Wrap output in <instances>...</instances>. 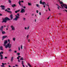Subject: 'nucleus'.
Returning <instances> with one entry per match:
<instances>
[{
    "instance_id": "393cba45",
    "label": "nucleus",
    "mask_w": 67,
    "mask_h": 67,
    "mask_svg": "<svg viewBox=\"0 0 67 67\" xmlns=\"http://www.w3.org/2000/svg\"><path fill=\"white\" fill-rule=\"evenodd\" d=\"M28 4L29 5H31V3H29V2H28Z\"/></svg>"
},
{
    "instance_id": "680f3d73",
    "label": "nucleus",
    "mask_w": 67,
    "mask_h": 67,
    "mask_svg": "<svg viewBox=\"0 0 67 67\" xmlns=\"http://www.w3.org/2000/svg\"><path fill=\"white\" fill-rule=\"evenodd\" d=\"M36 19H35V22H36Z\"/></svg>"
},
{
    "instance_id": "dca6fc26",
    "label": "nucleus",
    "mask_w": 67,
    "mask_h": 67,
    "mask_svg": "<svg viewBox=\"0 0 67 67\" xmlns=\"http://www.w3.org/2000/svg\"><path fill=\"white\" fill-rule=\"evenodd\" d=\"M3 51H1V52H0V55L2 54H3Z\"/></svg>"
},
{
    "instance_id": "c9c22d12",
    "label": "nucleus",
    "mask_w": 67,
    "mask_h": 67,
    "mask_svg": "<svg viewBox=\"0 0 67 67\" xmlns=\"http://www.w3.org/2000/svg\"><path fill=\"white\" fill-rule=\"evenodd\" d=\"M17 58L18 59H19V56H18V57H17Z\"/></svg>"
},
{
    "instance_id": "2f4dec72",
    "label": "nucleus",
    "mask_w": 67,
    "mask_h": 67,
    "mask_svg": "<svg viewBox=\"0 0 67 67\" xmlns=\"http://www.w3.org/2000/svg\"><path fill=\"white\" fill-rule=\"evenodd\" d=\"M26 18H23V19L24 20V21H25V20H26Z\"/></svg>"
},
{
    "instance_id": "603ef678",
    "label": "nucleus",
    "mask_w": 67,
    "mask_h": 67,
    "mask_svg": "<svg viewBox=\"0 0 67 67\" xmlns=\"http://www.w3.org/2000/svg\"><path fill=\"white\" fill-rule=\"evenodd\" d=\"M18 57H19H19H21V56H18Z\"/></svg>"
},
{
    "instance_id": "774afa93",
    "label": "nucleus",
    "mask_w": 67,
    "mask_h": 67,
    "mask_svg": "<svg viewBox=\"0 0 67 67\" xmlns=\"http://www.w3.org/2000/svg\"><path fill=\"white\" fill-rule=\"evenodd\" d=\"M32 15H34V14H32Z\"/></svg>"
},
{
    "instance_id": "ea45409f",
    "label": "nucleus",
    "mask_w": 67,
    "mask_h": 67,
    "mask_svg": "<svg viewBox=\"0 0 67 67\" xmlns=\"http://www.w3.org/2000/svg\"><path fill=\"white\" fill-rule=\"evenodd\" d=\"M50 16H49V17H48V18L47 19H49V18H50Z\"/></svg>"
},
{
    "instance_id": "a878e982",
    "label": "nucleus",
    "mask_w": 67,
    "mask_h": 67,
    "mask_svg": "<svg viewBox=\"0 0 67 67\" xmlns=\"http://www.w3.org/2000/svg\"><path fill=\"white\" fill-rule=\"evenodd\" d=\"M40 3L41 4L42 3V2L41 1V0L40 1Z\"/></svg>"
},
{
    "instance_id": "e2e57ef3",
    "label": "nucleus",
    "mask_w": 67,
    "mask_h": 67,
    "mask_svg": "<svg viewBox=\"0 0 67 67\" xmlns=\"http://www.w3.org/2000/svg\"><path fill=\"white\" fill-rule=\"evenodd\" d=\"M13 67H15V66H13Z\"/></svg>"
},
{
    "instance_id": "f257e3e1",
    "label": "nucleus",
    "mask_w": 67,
    "mask_h": 67,
    "mask_svg": "<svg viewBox=\"0 0 67 67\" xmlns=\"http://www.w3.org/2000/svg\"><path fill=\"white\" fill-rule=\"evenodd\" d=\"M10 19L8 18V17H5L4 19H3V21L2 22V23L3 22H5V23H6L7 21H8V20H13V15H10Z\"/></svg>"
},
{
    "instance_id": "6ab92c4d",
    "label": "nucleus",
    "mask_w": 67,
    "mask_h": 67,
    "mask_svg": "<svg viewBox=\"0 0 67 67\" xmlns=\"http://www.w3.org/2000/svg\"><path fill=\"white\" fill-rule=\"evenodd\" d=\"M47 5L48 6V7H49L48 8V9H49V11H51V9H50L49 7V5H48V3H47Z\"/></svg>"
},
{
    "instance_id": "f704fd0d",
    "label": "nucleus",
    "mask_w": 67,
    "mask_h": 67,
    "mask_svg": "<svg viewBox=\"0 0 67 67\" xmlns=\"http://www.w3.org/2000/svg\"><path fill=\"white\" fill-rule=\"evenodd\" d=\"M24 64H23V67H25V65H24Z\"/></svg>"
},
{
    "instance_id": "473e14b6",
    "label": "nucleus",
    "mask_w": 67,
    "mask_h": 67,
    "mask_svg": "<svg viewBox=\"0 0 67 67\" xmlns=\"http://www.w3.org/2000/svg\"><path fill=\"white\" fill-rule=\"evenodd\" d=\"M7 9H8V10H10V8H8Z\"/></svg>"
},
{
    "instance_id": "338daca9",
    "label": "nucleus",
    "mask_w": 67,
    "mask_h": 67,
    "mask_svg": "<svg viewBox=\"0 0 67 67\" xmlns=\"http://www.w3.org/2000/svg\"><path fill=\"white\" fill-rule=\"evenodd\" d=\"M8 30V28H7V30Z\"/></svg>"
},
{
    "instance_id": "13d9d810",
    "label": "nucleus",
    "mask_w": 67,
    "mask_h": 67,
    "mask_svg": "<svg viewBox=\"0 0 67 67\" xmlns=\"http://www.w3.org/2000/svg\"><path fill=\"white\" fill-rule=\"evenodd\" d=\"M37 13H38V10H37Z\"/></svg>"
},
{
    "instance_id": "4468645a",
    "label": "nucleus",
    "mask_w": 67,
    "mask_h": 67,
    "mask_svg": "<svg viewBox=\"0 0 67 67\" xmlns=\"http://www.w3.org/2000/svg\"><path fill=\"white\" fill-rule=\"evenodd\" d=\"M7 36H3V39H4V38H6L7 37Z\"/></svg>"
},
{
    "instance_id": "423d86ee",
    "label": "nucleus",
    "mask_w": 67,
    "mask_h": 67,
    "mask_svg": "<svg viewBox=\"0 0 67 67\" xmlns=\"http://www.w3.org/2000/svg\"><path fill=\"white\" fill-rule=\"evenodd\" d=\"M0 7H1V8H1V9L2 10H4V9H5V7L4 6H3V5H1L0 6Z\"/></svg>"
},
{
    "instance_id": "72a5a7b5",
    "label": "nucleus",
    "mask_w": 67,
    "mask_h": 67,
    "mask_svg": "<svg viewBox=\"0 0 67 67\" xmlns=\"http://www.w3.org/2000/svg\"><path fill=\"white\" fill-rule=\"evenodd\" d=\"M9 51H10V52L11 51H12V50L11 49H10L9 50Z\"/></svg>"
},
{
    "instance_id": "0eeeda50",
    "label": "nucleus",
    "mask_w": 67,
    "mask_h": 67,
    "mask_svg": "<svg viewBox=\"0 0 67 67\" xmlns=\"http://www.w3.org/2000/svg\"><path fill=\"white\" fill-rule=\"evenodd\" d=\"M25 12V11L24 9H23V8H22L20 12H21V13H23V12Z\"/></svg>"
},
{
    "instance_id": "f8f14e48",
    "label": "nucleus",
    "mask_w": 67,
    "mask_h": 67,
    "mask_svg": "<svg viewBox=\"0 0 67 67\" xmlns=\"http://www.w3.org/2000/svg\"><path fill=\"white\" fill-rule=\"evenodd\" d=\"M0 49L2 50V51H3V48L2 46H1L0 47Z\"/></svg>"
},
{
    "instance_id": "3c124183",
    "label": "nucleus",
    "mask_w": 67,
    "mask_h": 67,
    "mask_svg": "<svg viewBox=\"0 0 67 67\" xmlns=\"http://www.w3.org/2000/svg\"><path fill=\"white\" fill-rule=\"evenodd\" d=\"M30 40H28V41L29 42H30Z\"/></svg>"
},
{
    "instance_id": "4be33fe9",
    "label": "nucleus",
    "mask_w": 67,
    "mask_h": 67,
    "mask_svg": "<svg viewBox=\"0 0 67 67\" xmlns=\"http://www.w3.org/2000/svg\"><path fill=\"white\" fill-rule=\"evenodd\" d=\"M8 2H9V3H11V2H11V0H8Z\"/></svg>"
},
{
    "instance_id": "6e6d98bb",
    "label": "nucleus",
    "mask_w": 67,
    "mask_h": 67,
    "mask_svg": "<svg viewBox=\"0 0 67 67\" xmlns=\"http://www.w3.org/2000/svg\"><path fill=\"white\" fill-rule=\"evenodd\" d=\"M9 67H11V66H10V65H9Z\"/></svg>"
},
{
    "instance_id": "0e129e2a",
    "label": "nucleus",
    "mask_w": 67,
    "mask_h": 67,
    "mask_svg": "<svg viewBox=\"0 0 67 67\" xmlns=\"http://www.w3.org/2000/svg\"><path fill=\"white\" fill-rule=\"evenodd\" d=\"M45 4H46V5H47V4H46V3H45Z\"/></svg>"
},
{
    "instance_id": "c756f323",
    "label": "nucleus",
    "mask_w": 67,
    "mask_h": 67,
    "mask_svg": "<svg viewBox=\"0 0 67 67\" xmlns=\"http://www.w3.org/2000/svg\"><path fill=\"white\" fill-rule=\"evenodd\" d=\"M17 54L18 55H19L20 54V53H17Z\"/></svg>"
},
{
    "instance_id": "49530a36",
    "label": "nucleus",
    "mask_w": 67,
    "mask_h": 67,
    "mask_svg": "<svg viewBox=\"0 0 67 67\" xmlns=\"http://www.w3.org/2000/svg\"><path fill=\"white\" fill-rule=\"evenodd\" d=\"M18 62H20V60H19V59L18 60Z\"/></svg>"
},
{
    "instance_id": "864d4df0",
    "label": "nucleus",
    "mask_w": 67,
    "mask_h": 67,
    "mask_svg": "<svg viewBox=\"0 0 67 67\" xmlns=\"http://www.w3.org/2000/svg\"><path fill=\"white\" fill-rule=\"evenodd\" d=\"M58 9H59V7H58Z\"/></svg>"
},
{
    "instance_id": "bf43d9fd",
    "label": "nucleus",
    "mask_w": 67,
    "mask_h": 67,
    "mask_svg": "<svg viewBox=\"0 0 67 67\" xmlns=\"http://www.w3.org/2000/svg\"><path fill=\"white\" fill-rule=\"evenodd\" d=\"M44 8H45V5H44Z\"/></svg>"
},
{
    "instance_id": "9d476101",
    "label": "nucleus",
    "mask_w": 67,
    "mask_h": 67,
    "mask_svg": "<svg viewBox=\"0 0 67 67\" xmlns=\"http://www.w3.org/2000/svg\"><path fill=\"white\" fill-rule=\"evenodd\" d=\"M5 11H7L8 12H9V13H12V12H11V11H9V10H8L7 9H5Z\"/></svg>"
},
{
    "instance_id": "5701e85b",
    "label": "nucleus",
    "mask_w": 67,
    "mask_h": 67,
    "mask_svg": "<svg viewBox=\"0 0 67 67\" xmlns=\"http://www.w3.org/2000/svg\"><path fill=\"white\" fill-rule=\"evenodd\" d=\"M5 64L6 65V63H2V64L3 65H5Z\"/></svg>"
},
{
    "instance_id": "4d7b16f0",
    "label": "nucleus",
    "mask_w": 67,
    "mask_h": 67,
    "mask_svg": "<svg viewBox=\"0 0 67 67\" xmlns=\"http://www.w3.org/2000/svg\"><path fill=\"white\" fill-rule=\"evenodd\" d=\"M15 66H18V65H15Z\"/></svg>"
},
{
    "instance_id": "7ed1b4c3",
    "label": "nucleus",
    "mask_w": 67,
    "mask_h": 67,
    "mask_svg": "<svg viewBox=\"0 0 67 67\" xmlns=\"http://www.w3.org/2000/svg\"><path fill=\"white\" fill-rule=\"evenodd\" d=\"M12 46V44H10V41H9V42L7 44V46H6L5 48H7L8 47L9 48H10Z\"/></svg>"
},
{
    "instance_id": "f3484780",
    "label": "nucleus",
    "mask_w": 67,
    "mask_h": 67,
    "mask_svg": "<svg viewBox=\"0 0 67 67\" xmlns=\"http://www.w3.org/2000/svg\"><path fill=\"white\" fill-rule=\"evenodd\" d=\"M24 61L23 60L22 61H21V64H22L23 66V64H24Z\"/></svg>"
},
{
    "instance_id": "bb28decb",
    "label": "nucleus",
    "mask_w": 67,
    "mask_h": 67,
    "mask_svg": "<svg viewBox=\"0 0 67 67\" xmlns=\"http://www.w3.org/2000/svg\"><path fill=\"white\" fill-rule=\"evenodd\" d=\"M21 49H23V46H22V45H21Z\"/></svg>"
},
{
    "instance_id": "aec40b11",
    "label": "nucleus",
    "mask_w": 67,
    "mask_h": 67,
    "mask_svg": "<svg viewBox=\"0 0 67 67\" xmlns=\"http://www.w3.org/2000/svg\"><path fill=\"white\" fill-rule=\"evenodd\" d=\"M45 3L44 2H43L42 3V4H43V5H45Z\"/></svg>"
},
{
    "instance_id": "20e7f679",
    "label": "nucleus",
    "mask_w": 67,
    "mask_h": 67,
    "mask_svg": "<svg viewBox=\"0 0 67 67\" xmlns=\"http://www.w3.org/2000/svg\"><path fill=\"white\" fill-rule=\"evenodd\" d=\"M17 15L18 16H17V15H15V16L16 17L13 20H15L16 21H17V20H18V19H19V16H20L19 14H17Z\"/></svg>"
},
{
    "instance_id": "7c9ffc66",
    "label": "nucleus",
    "mask_w": 67,
    "mask_h": 67,
    "mask_svg": "<svg viewBox=\"0 0 67 67\" xmlns=\"http://www.w3.org/2000/svg\"><path fill=\"white\" fill-rule=\"evenodd\" d=\"M1 66H2V67H5V66L3 65H1Z\"/></svg>"
},
{
    "instance_id": "a18cd8bd",
    "label": "nucleus",
    "mask_w": 67,
    "mask_h": 67,
    "mask_svg": "<svg viewBox=\"0 0 67 67\" xmlns=\"http://www.w3.org/2000/svg\"><path fill=\"white\" fill-rule=\"evenodd\" d=\"M29 27H27V29L28 30L29 29Z\"/></svg>"
},
{
    "instance_id": "a211bd4d",
    "label": "nucleus",
    "mask_w": 67,
    "mask_h": 67,
    "mask_svg": "<svg viewBox=\"0 0 67 67\" xmlns=\"http://www.w3.org/2000/svg\"><path fill=\"white\" fill-rule=\"evenodd\" d=\"M24 60V59L23 58V57H21V58L20 59V60Z\"/></svg>"
},
{
    "instance_id": "052dcab7",
    "label": "nucleus",
    "mask_w": 67,
    "mask_h": 67,
    "mask_svg": "<svg viewBox=\"0 0 67 67\" xmlns=\"http://www.w3.org/2000/svg\"><path fill=\"white\" fill-rule=\"evenodd\" d=\"M4 27H6V26H4Z\"/></svg>"
},
{
    "instance_id": "09e8293b",
    "label": "nucleus",
    "mask_w": 67,
    "mask_h": 67,
    "mask_svg": "<svg viewBox=\"0 0 67 67\" xmlns=\"http://www.w3.org/2000/svg\"><path fill=\"white\" fill-rule=\"evenodd\" d=\"M8 42H10V40H9V39H8Z\"/></svg>"
},
{
    "instance_id": "a19ab883",
    "label": "nucleus",
    "mask_w": 67,
    "mask_h": 67,
    "mask_svg": "<svg viewBox=\"0 0 67 67\" xmlns=\"http://www.w3.org/2000/svg\"><path fill=\"white\" fill-rule=\"evenodd\" d=\"M19 51H20V47H19Z\"/></svg>"
},
{
    "instance_id": "6e6552de",
    "label": "nucleus",
    "mask_w": 67,
    "mask_h": 67,
    "mask_svg": "<svg viewBox=\"0 0 67 67\" xmlns=\"http://www.w3.org/2000/svg\"><path fill=\"white\" fill-rule=\"evenodd\" d=\"M0 56L1 57L0 59H3L4 58V57H3V56L2 55V54H1L0 55Z\"/></svg>"
},
{
    "instance_id": "39448f33",
    "label": "nucleus",
    "mask_w": 67,
    "mask_h": 67,
    "mask_svg": "<svg viewBox=\"0 0 67 67\" xmlns=\"http://www.w3.org/2000/svg\"><path fill=\"white\" fill-rule=\"evenodd\" d=\"M3 26H1V28H0V30L1 31H2V34H5V31H3Z\"/></svg>"
},
{
    "instance_id": "8fccbe9b",
    "label": "nucleus",
    "mask_w": 67,
    "mask_h": 67,
    "mask_svg": "<svg viewBox=\"0 0 67 67\" xmlns=\"http://www.w3.org/2000/svg\"><path fill=\"white\" fill-rule=\"evenodd\" d=\"M25 30H26V29H27V28H26V27H25Z\"/></svg>"
},
{
    "instance_id": "2eb2a0df",
    "label": "nucleus",
    "mask_w": 67,
    "mask_h": 67,
    "mask_svg": "<svg viewBox=\"0 0 67 67\" xmlns=\"http://www.w3.org/2000/svg\"><path fill=\"white\" fill-rule=\"evenodd\" d=\"M20 2H21V1H19L18 2V3L20 5H21Z\"/></svg>"
},
{
    "instance_id": "e433bc0d",
    "label": "nucleus",
    "mask_w": 67,
    "mask_h": 67,
    "mask_svg": "<svg viewBox=\"0 0 67 67\" xmlns=\"http://www.w3.org/2000/svg\"><path fill=\"white\" fill-rule=\"evenodd\" d=\"M14 52H15V53H17V51H15Z\"/></svg>"
},
{
    "instance_id": "ddd939ff",
    "label": "nucleus",
    "mask_w": 67,
    "mask_h": 67,
    "mask_svg": "<svg viewBox=\"0 0 67 67\" xmlns=\"http://www.w3.org/2000/svg\"><path fill=\"white\" fill-rule=\"evenodd\" d=\"M16 6L15 4H14L13 5H12V7H13V8H15V7H16Z\"/></svg>"
},
{
    "instance_id": "58836bf2",
    "label": "nucleus",
    "mask_w": 67,
    "mask_h": 67,
    "mask_svg": "<svg viewBox=\"0 0 67 67\" xmlns=\"http://www.w3.org/2000/svg\"><path fill=\"white\" fill-rule=\"evenodd\" d=\"M36 6H37V7H38L39 5H38V4H37Z\"/></svg>"
},
{
    "instance_id": "412c9836",
    "label": "nucleus",
    "mask_w": 67,
    "mask_h": 67,
    "mask_svg": "<svg viewBox=\"0 0 67 67\" xmlns=\"http://www.w3.org/2000/svg\"><path fill=\"white\" fill-rule=\"evenodd\" d=\"M20 11V10H17V11H16H16H15V13H17L18 12H19Z\"/></svg>"
},
{
    "instance_id": "1a4fd4ad",
    "label": "nucleus",
    "mask_w": 67,
    "mask_h": 67,
    "mask_svg": "<svg viewBox=\"0 0 67 67\" xmlns=\"http://www.w3.org/2000/svg\"><path fill=\"white\" fill-rule=\"evenodd\" d=\"M8 43V41H5L4 42V46H5H5H6V44H7V43Z\"/></svg>"
},
{
    "instance_id": "f03ea898",
    "label": "nucleus",
    "mask_w": 67,
    "mask_h": 67,
    "mask_svg": "<svg viewBox=\"0 0 67 67\" xmlns=\"http://www.w3.org/2000/svg\"><path fill=\"white\" fill-rule=\"evenodd\" d=\"M59 3L60 4H62V5H61V6L62 8H64H64L67 9V5H66V4H63V2H59Z\"/></svg>"
},
{
    "instance_id": "b1692460",
    "label": "nucleus",
    "mask_w": 67,
    "mask_h": 67,
    "mask_svg": "<svg viewBox=\"0 0 67 67\" xmlns=\"http://www.w3.org/2000/svg\"><path fill=\"white\" fill-rule=\"evenodd\" d=\"M13 40L14 41H15V38H13Z\"/></svg>"
},
{
    "instance_id": "cd10ccee",
    "label": "nucleus",
    "mask_w": 67,
    "mask_h": 67,
    "mask_svg": "<svg viewBox=\"0 0 67 67\" xmlns=\"http://www.w3.org/2000/svg\"><path fill=\"white\" fill-rule=\"evenodd\" d=\"M28 65H29V66L30 67H31V65H30V64H29V63H28Z\"/></svg>"
},
{
    "instance_id": "79ce46f5",
    "label": "nucleus",
    "mask_w": 67,
    "mask_h": 67,
    "mask_svg": "<svg viewBox=\"0 0 67 67\" xmlns=\"http://www.w3.org/2000/svg\"><path fill=\"white\" fill-rule=\"evenodd\" d=\"M39 14H40V15H41V12H40Z\"/></svg>"
},
{
    "instance_id": "4c0bfd02",
    "label": "nucleus",
    "mask_w": 67,
    "mask_h": 67,
    "mask_svg": "<svg viewBox=\"0 0 67 67\" xmlns=\"http://www.w3.org/2000/svg\"><path fill=\"white\" fill-rule=\"evenodd\" d=\"M2 14H1V13H0V16H2Z\"/></svg>"
},
{
    "instance_id": "c85d7f7f",
    "label": "nucleus",
    "mask_w": 67,
    "mask_h": 67,
    "mask_svg": "<svg viewBox=\"0 0 67 67\" xmlns=\"http://www.w3.org/2000/svg\"><path fill=\"white\" fill-rule=\"evenodd\" d=\"M11 60H12V61L13 62V57L11 58Z\"/></svg>"
},
{
    "instance_id": "69168bd1",
    "label": "nucleus",
    "mask_w": 67,
    "mask_h": 67,
    "mask_svg": "<svg viewBox=\"0 0 67 67\" xmlns=\"http://www.w3.org/2000/svg\"><path fill=\"white\" fill-rule=\"evenodd\" d=\"M47 11V10H46V11Z\"/></svg>"
},
{
    "instance_id": "5fc2aeb1",
    "label": "nucleus",
    "mask_w": 67,
    "mask_h": 67,
    "mask_svg": "<svg viewBox=\"0 0 67 67\" xmlns=\"http://www.w3.org/2000/svg\"><path fill=\"white\" fill-rule=\"evenodd\" d=\"M65 11H66L67 12V10H66V9H65Z\"/></svg>"
},
{
    "instance_id": "c03bdc74",
    "label": "nucleus",
    "mask_w": 67,
    "mask_h": 67,
    "mask_svg": "<svg viewBox=\"0 0 67 67\" xmlns=\"http://www.w3.org/2000/svg\"><path fill=\"white\" fill-rule=\"evenodd\" d=\"M21 2H24V1H21Z\"/></svg>"
},
{
    "instance_id": "9b49d317",
    "label": "nucleus",
    "mask_w": 67,
    "mask_h": 67,
    "mask_svg": "<svg viewBox=\"0 0 67 67\" xmlns=\"http://www.w3.org/2000/svg\"><path fill=\"white\" fill-rule=\"evenodd\" d=\"M11 27L12 28V30H14L15 28L14 27H13V26H11Z\"/></svg>"
},
{
    "instance_id": "37998d69",
    "label": "nucleus",
    "mask_w": 67,
    "mask_h": 67,
    "mask_svg": "<svg viewBox=\"0 0 67 67\" xmlns=\"http://www.w3.org/2000/svg\"><path fill=\"white\" fill-rule=\"evenodd\" d=\"M7 57L5 56V58H7Z\"/></svg>"
},
{
    "instance_id": "de8ad7c7",
    "label": "nucleus",
    "mask_w": 67,
    "mask_h": 67,
    "mask_svg": "<svg viewBox=\"0 0 67 67\" xmlns=\"http://www.w3.org/2000/svg\"><path fill=\"white\" fill-rule=\"evenodd\" d=\"M24 9H25L26 8L25 7V6H24Z\"/></svg>"
}]
</instances>
